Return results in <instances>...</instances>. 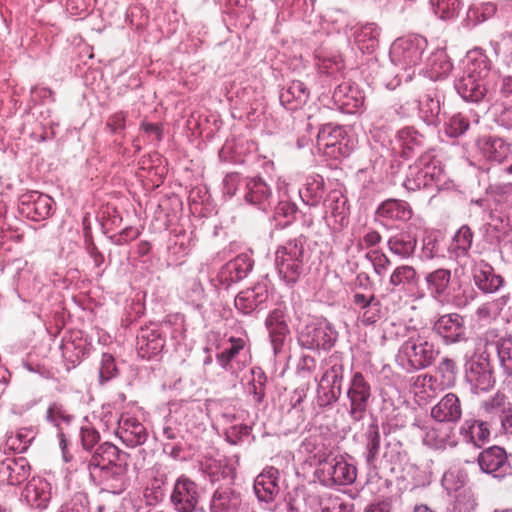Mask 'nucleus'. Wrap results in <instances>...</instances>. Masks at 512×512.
I'll use <instances>...</instances> for the list:
<instances>
[{
	"label": "nucleus",
	"instance_id": "f257e3e1",
	"mask_svg": "<svg viewBox=\"0 0 512 512\" xmlns=\"http://www.w3.org/2000/svg\"><path fill=\"white\" fill-rule=\"evenodd\" d=\"M495 78L485 59H475L467 64L456 88L466 101L479 102L494 90Z\"/></svg>",
	"mask_w": 512,
	"mask_h": 512
},
{
	"label": "nucleus",
	"instance_id": "f03ea898",
	"mask_svg": "<svg viewBox=\"0 0 512 512\" xmlns=\"http://www.w3.org/2000/svg\"><path fill=\"white\" fill-rule=\"evenodd\" d=\"M401 351L414 369L430 366L439 353L430 340L429 332L416 328L407 329V339L402 344Z\"/></svg>",
	"mask_w": 512,
	"mask_h": 512
},
{
	"label": "nucleus",
	"instance_id": "7ed1b4c3",
	"mask_svg": "<svg viewBox=\"0 0 512 512\" xmlns=\"http://www.w3.org/2000/svg\"><path fill=\"white\" fill-rule=\"evenodd\" d=\"M318 461V474L327 485L352 484L356 477V468L349 464L341 455L332 456V453L318 452L315 455Z\"/></svg>",
	"mask_w": 512,
	"mask_h": 512
},
{
	"label": "nucleus",
	"instance_id": "20e7f679",
	"mask_svg": "<svg viewBox=\"0 0 512 512\" xmlns=\"http://www.w3.org/2000/svg\"><path fill=\"white\" fill-rule=\"evenodd\" d=\"M304 246L301 241L290 240L279 247L275 254V262L280 276L287 283H294L302 273Z\"/></svg>",
	"mask_w": 512,
	"mask_h": 512
},
{
	"label": "nucleus",
	"instance_id": "39448f33",
	"mask_svg": "<svg viewBox=\"0 0 512 512\" xmlns=\"http://www.w3.org/2000/svg\"><path fill=\"white\" fill-rule=\"evenodd\" d=\"M120 450L113 444L102 443L92 455L89 461V469L91 474L99 471V477L102 480H108V475H122L125 472V463H122Z\"/></svg>",
	"mask_w": 512,
	"mask_h": 512
},
{
	"label": "nucleus",
	"instance_id": "423d86ee",
	"mask_svg": "<svg viewBox=\"0 0 512 512\" xmlns=\"http://www.w3.org/2000/svg\"><path fill=\"white\" fill-rule=\"evenodd\" d=\"M426 47V40L419 36H408L397 39L391 48L393 61L410 68L422 61V55Z\"/></svg>",
	"mask_w": 512,
	"mask_h": 512
},
{
	"label": "nucleus",
	"instance_id": "0eeeda50",
	"mask_svg": "<svg viewBox=\"0 0 512 512\" xmlns=\"http://www.w3.org/2000/svg\"><path fill=\"white\" fill-rule=\"evenodd\" d=\"M170 500L177 512H194L200 500L199 487L189 477L181 475L174 483Z\"/></svg>",
	"mask_w": 512,
	"mask_h": 512
},
{
	"label": "nucleus",
	"instance_id": "6e6552de",
	"mask_svg": "<svg viewBox=\"0 0 512 512\" xmlns=\"http://www.w3.org/2000/svg\"><path fill=\"white\" fill-rule=\"evenodd\" d=\"M347 396L350 400V416L353 420H361L368 407L371 387L361 372L354 373Z\"/></svg>",
	"mask_w": 512,
	"mask_h": 512
},
{
	"label": "nucleus",
	"instance_id": "1a4fd4ad",
	"mask_svg": "<svg viewBox=\"0 0 512 512\" xmlns=\"http://www.w3.org/2000/svg\"><path fill=\"white\" fill-rule=\"evenodd\" d=\"M52 198L37 191H28L20 196V211L33 221H41L51 214Z\"/></svg>",
	"mask_w": 512,
	"mask_h": 512
},
{
	"label": "nucleus",
	"instance_id": "9d476101",
	"mask_svg": "<svg viewBox=\"0 0 512 512\" xmlns=\"http://www.w3.org/2000/svg\"><path fill=\"white\" fill-rule=\"evenodd\" d=\"M298 341L301 347L306 349H330L332 347V339L327 328L311 323L306 325L299 333Z\"/></svg>",
	"mask_w": 512,
	"mask_h": 512
},
{
	"label": "nucleus",
	"instance_id": "9b49d317",
	"mask_svg": "<svg viewBox=\"0 0 512 512\" xmlns=\"http://www.w3.org/2000/svg\"><path fill=\"white\" fill-rule=\"evenodd\" d=\"M477 146L487 160L498 163L505 161L512 152L511 144L499 136H483L478 139Z\"/></svg>",
	"mask_w": 512,
	"mask_h": 512
},
{
	"label": "nucleus",
	"instance_id": "f8f14e48",
	"mask_svg": "<svg viewBox=\"0 0 512 512\" xmlns=\"http://www.w3.org/2000/svg\"><path fill=\"white\" fill-rule=\"evenodd\" d=\"M265 326L269 332L274 351L277 353L290 334L284 311L279 308L272 310L265 320Z\"/></svg>",
	"mask_w": 512,
	"mask_h": 512
},
{
	"label": "nucleus",
	"instance_id": "ddd939ff",
	"mask_svg": "<svg viewBox=\"0 0 512 512\" xmlns=\"http://www.w3.org/2000/svg\"><path fill=\"white\" fill-rule=\"evenodd\" d=\"M30 475V466L23 457L0 462V483L18 485Z\"/></svg>",
	"mask_w": 512,
	"mask_h": 512
},
{
	"label": "nucleus",
	"instance_id": "4468645a",
	"mask_svg": "<svg viewBox=\"0 0 512 512\" xmlns=\"http://www.w3.org/2000/svg\"><path fill=\"white\" fill-rule=\"evenodd\" d=\"M434 330L450 343L462 340L465 335L463 318L456 313L439 317L434 324Z\"/></svg>",
	"mask_w": 512,
	"mask_h": 512
},
{
	"label": "nucleus",
	"instance_id": "2eb2a0df",
	"mask_svg": "<svg viewBox=\"0 0 512 512\" xmlns=\"http://www.w3.org/2000/svg\"><path fill=\"white\" fill-rule=\"evenodd\" d=\"M117 435L127 445L135 447L147 439V432L136 418L122 416L118 422Z\"/></svg>",
	"mask_w": 512,
	"mask_h": 512
},
{
	"label": "nucleus",
	"instance_id": "dca6fc26",
	"mask_svg": "<svg viewBox=\"0 0 512 512\" xmlns=\"http://www.w3.org/2000/svg\"><path fill=\"white\" fill-rule=\"evenodd\" d=\"M23 496L29 506L42 511L47 508L51 499L49 483L40 478H33L26 484Z\"/></svg>",
	"mask_w": 512,
	"mask_h": 512
},
{
	"label": "nucleus",
	"instance_id": "f3484780",
	"mask_svg": "<svg viewBox=\"0 0 512 512\" xmlns=\"http://www.w3.org/2000/svg\"><path fill=\"white\" fill-rule=\"evenodd\" d=\"M267 299V286L258 283L253 288H248L238 293L235 298V307L243 314H250Z\"/></svg>",
	"mask_w": 512,
	"mask_h": 512
},
{
	"label": "nucleus",
	"instance_id": "a211bd4d",
	"mask_svg": "<svg viewBox=\"0 0 512 512\" xmlns=\"http://www.w3.org/2000/svg\"><path fill=\"white\" fill-rule=\"evenodd\" d=\"M165 345L159 331L154 329H141L137 335L136 349L143 359H150L161 352Z\"/></svg>",
	"mask_w": 512,
	"mask_h": 512
},
{
	"label": "nucleus",
	"instance_id": "6ab92c4d",
	"mask_svg": "<svg viewBox=\"0 0 512 512\" xmlns=\"http://www.w3.org/2000/svg\"><path fill=\"white\" fill-rule=\"evenodd\" d=\"M475 285L485 293L496 292L503 284V278L494 273L493 267L485 261H480L473 268Z\"/></svg>",
	"mask_w": 512,
	"mask_h": 512
},
{
	"label": "nucleus",
	"instance_id": "aec40b11",
	"mask_svg": "<svg viewBox=\"0 0 512 512\" xmlns=\"http://www.w3.org/2000/svg\"><path fill=\"white\" fill-rule=\"evenodd\" d=\"M461 406L455 394H446L431 410V416L439 422H455L461 417Z\"/></svg>",
	"mask_w": 512,
	"mask_h": 512
},
{
	"label": "nucleus",
	"instance_id": "412c9836",
	"mask_svg": "<svg viewBox=\"0 0 512 512\" xmlns=\"http://www.w3.org/2000/svg\"><path fill=\"white\" fill-rule=\"evenodd\" d=\"M344 138V131L340 127L325 125L317 135V145L319 149L323 150L325 154L337 157V145L341 144Z\"/></svg>",
	"mask_w": 512,
	"mask_h": 512
},
{
	"label": "nucleus",
	"instance_id": "4be33fe9",
	"mask_svg": "<svg viewBox=\"0 0 512 512\" xmlns=\"http://www.w3.org/2000/svg\"><path fill=\"white\" fill-rule=\"evenodd\" d=\"M376 214L381 218L395 221H408L412 217L410 205L401 200L388 199L377 208Z\"/></svg>",
	"mask_w": 512,
	"mask_h": 512
},
{
	"label": "nucleus",
	"instance_id": "5701e85b",
	"mask_svg": "<svg viewBox=\"0 0 512 512\" xmlns=\"http://www.w3.org/2000/svg\"><path fill=\"white\" fill-rule=\"evenodd\" d=\"M241 496L230 489L217 490L214 492L210 504L211 512H239Z\"/></svg>",
	"mask_w": 512,
	"mask_h": 512
},
{
	"label": "nucleus",
	"instance_id": "b1692460",
	"mask_svg": "<svg viewBox=\"0 0 512 512\" xmlns=\"http://www.w3.org/2000/svg\"><path fill=\"white\" fill-rule=\"evenodd\" d=\"M244 187V198L250 204L263 205L271 197V189L260 177L245 178Z\"/></svg>",
	"mask_w": 512,
	"mask_h": 512
},
{
	"label": "nucleus",
	"instance_id": "393cba45",
	"mask_svg": "<svg viewBox=\"0 0 512 512\" xmlns=\"http://www.w3.org/2000/svg\"><path fill=\"white\" fill-rule=\"evenodd\" d=\"M253 267L252 259L246 254H240L229 261L222 270V275H227L225 281L230 283L244 279Z\"/></svg>",
	"mask_w": 512,
	"mask_h": 512
},
{
	"label": "nucleus",
	"instance_id": "a878e982",
	"mask_svg": "<svg viewBox=\"0 0 512 512\" xmlns=\"http://www.w3.org/2000/svg\"><path fill=\"white\" fill-rule=\"evenodd\" d=\"M460 433L466 442L472 443L476 447H482L490 436L487 423L467 420L463 423Z\"/></svg>",
	"mask_w": 512,
	"mask_h": 512
},
{
	"label": "nucleus",
	"instance_id": "bb28decb",
	"mask_svg": "<svg viewBox=\"0 0 512 512\" xmlns=\"http://www.w3.org/2000/svg\"><path fill=\"white\" fill-rule=\"evenodd\" d=\"M507 455L503 448L492 446L482 451L478 456V464L483 472L493 473L505 465Z\"/></svg>",
	"mask_w": 512,
	"mask_h": 512
},
{
	"label": "nucleus",
	"instance_id": "cd10ccee",
	"mask_svg": "<svg viewBox=\"0 0 512 512\" xmlns=\"http://www.w3.org/2000/svg\"><path fill=\"white\" fill-rule=\"evenodd\" d=\"M304 512H332L340 506L339 498L331 495H321L319 492L311 491L304 497Z\"/></svg>",
	"mask_w": 512,
	"mask_h": 512
},
{
	"label": "nucleus",
	"instance_id": "c85d7f7f",
	"mask_svg": "<svg viewBox=\"0 0 512 512\" xmlns=\"http://www.w3.org/2000/svg\"><path fill=\"white\" fill-rule=\"evenodd\" d=\"M309 98L307 86L299 80L292 81L285 92L280 96L281 102L287 105L288 109L295 110L304 105Z\"/></svg>",
	"mask_w": 512,
	"mask_h": 512
},
{
	"label": "nucleus",
	"instance_id": "c756f323",
	"mask_svg": "<svg viewBox=\"0 0 512 512\" xmlns=\"http://www.w3.org/2000/svg\"><path fill=\"white\" fill-rule=\"evenodd\" d=\"M417 170V180L418 186L421 184L423 186L429 185L430 181L434 180L441 173V169L435 164L432 155L424 154L422 155L414 168H411V173Z\"/></svg>",
	"mask_w": 512,
	"mask_h": 512
},
{
	"label": "nucleus",
	"instance_id": "7c9ffc66",
	"mask_svg": "<svg viewBox=\"0 0 512 512\" xmlns=\"http://www.w3.org/2000/svg\"><path fill=\"white\" fill-rule=\"evenodd\" d=\"M418 273L416 269L411 265H400L397 266L391 273L389 278V284L393 287H401L407 289L414 287L418 283Z\"/></svg>",
	"mask_w": 512,
	"mask_h": 512
},
{
	"label": "nucleus",
	"instance_id": "2f4dec72",
	"mask_svg": "<svg viewBox=\"0 0 512 512\" xmlns=\"http://www.w3.org/2000/svg\"><path fill=\"white\" fill-rule=\"evenodd\" d=\"M378 36L377 26L373 23H368L355 31L354 40L361 51L371 52L377 46Z\"/></svg>",
	"mask_w": 512,
	"mask_h": 512
},
{
	"label": "nucleus",
	"instance_id": "473e14b6",
	"mask_svg": "<svg viewBox=\"0 0 512 512\" xmlns=\"http://www.w3.org/2000/svg\"><path fill=\"white\" fill-rule=\"evenodd\" d=\"M254 490L259 500L270 502L278 493L276 478L273 473H262L257 476L254 483Z\"/></svg>",
	"mask_w": 512,
	"mask_h": 512
},
{
	"label": "nucleus",
	"instance_id": "72a5a7b5",
	"mask_svg": "<svg viewBox=\"0 0 512 512\" xmlns=\"http://www.w3.org/2000/svg\"><path fill=\"white\" fill-rule=\"evenodd\" d=\"M417 241L408 233H399L389 238V250L401 257L411 256L416 248Z\"/></svg>",
	"mask_w": 512,
	"mask_h": 512
},
{
	"label": "nucleus",
	"instance_id": "f704fd0d",
	"mask_svg": "<svg viewBox=\"0 0 512 512\" xmlns=\"http://www.w3.org/2000/svg\"><path fill=\"white\" fill-rule=\"evenodd\" d=\"M451 280V272L448 269H437L426 276L428 290L434 297L442 296L447 290Z\"/></svg>",
	"mask_w": 512,
	"mask_h": 512
},
{
	"label": "nucleus",
	"instance_id": "c9c22d12",
	"mask_svg": "<svg viewBox=\"0 0 512 512\" xmlns=\"http://www.w3.org/2000/svg\"><path fill=\"white\" fill-rule=\"evenodd\" d=\"M327 213H330L335 218V222L339 225H344L348 216V208L346 200L338 195L330 196L326 204Z\"/></svg>",
	"mask_w": 512,
	"mask_h": 512
},
{
	"label": "nucleus",
	"instance_id": "e433bc0d",
	"mask_svg": "<svg viewBox=\"0 0 512 512\" xmlns=\"http://www.w3.org/2000/svg\"><path fill=\"white\" fill-rule=\"evenodd\" d=\"M497 355L502 368L512 375V337H503L497 341Z\"/></svg>",
	"mask_w": 512,
	"mask_h": 512
},
{
	"label": "nucleus",
	"instance_id": "4c0bfd02",
	"mask_svg": "<svg viewBox=\"0 0 512 512\" xmlns=\"http://www.w3.org/2000/svg\"><path fill=\"white\" fill-rule=\"evenodd\" d=\"M435 14L442 19L453 18L460 7L459 0H431Z\"/></svg>",
	"mask_w": 512,
	"mask_h": 512
},
{
	"label": "nucleus",
	"instance_id": "58836bf2",
	"mask_svg": "<svg viewBox=\"0 0 512 512\" xmlns=\"http://www.w3.org/2000/svg\"><path fill=\"white\" fill-rule=\"evenodd\" d=\"M419 109L425 121L433 123L440 112V104L431 96L424 95L419 101Z\"/></svg>",
	"mask_w": 512,
	"mask_h": 512
},
{
	"label": "nucleus",
	"instance_id": "ea45409f",
	"mask_svg": "<svg viewBox=\"0 0 512 512\" xmlns=\"http://www.w3.org/2000/svg\"><path fill=\"white\" fill-rule=\"evenodd\" d=\"M231 347L225 349L217 355V360L224 368L228 366L232 359H234L244 347V341L241 338H230Z\"/></svg>",
	"mask_w": 512,
	"mask_h": 512
},
{
	"label": "nucleus",
	"instance_id": "a19ab883",
	"mask_svg": "<svg viewBox=\"0 0 512 512\" xmlns=\"http://www.w3.org/2000/svg\"><path fill=\"white\" fill-rule=\"evenodd\" d=\"M380 448V433L377 424H371L367 431L368 461H373Z\"/></svg>",
	"mask_w": 512,
	"mask_h": 512
},
{
	"label": "nucleus",
	"instance_id": "79ce46f5",
	"mask_svg": "<svg viewBox=\"0 0 512 512\" xmlns=\"http://www.w3.org/2000/svg\"><path fill=\"white\" fill-rule=\"evenodd\" d=\"M366 257L371 261L375 273L379 276L384 275L391 264L390 259L379 250L368 252Z\"/></svg>",
	"mask_w": 512,
	"mask_h": 512
},
{
	"label": "nucleus",
	"instance_id": "37998d69",
	"mask_svg": "<svg viewBox=\"0 0 512 512\" xmlns=\"http://www.w3.org/2000/svg\"><path fill=\"white\" fill-rule=\"evenodd\" d=\"M46 418L50 423L59 427L61 423H70L72 415L68 414L61 405L52 404L47 409Z\"/></svg>",
	"mask_w": 512,
	"mask_h": 512
},
{
	"label": "nucleus",
	"instance_id": "c03bdc74",
	"mask_svg": "<svg viewBox=\"0 0 512 512\" xmlns=\"http://www.w3.org/2000/svg\"><path fill=\"white\" fill-rule=\"evenodd\" d=\"M117 374L115 359L111 354H103L99 369V377L101 382L108 381Z\"/></svg>",
	"mask_w": 512,
	"mask_h": 512
},
{
	"label": "nucleus",
	"instance_id": "a18cd8bd",
	"mask_svg": "<svg viewBox=\"0 0 512 512\" xmlns=\"http://www.w3.org/2000/svg\"><path fill=\"white\" fill-rule=\"evenodd\" d=\"M473 241V233L468 226H462L454 237L455 249L467 252Z\"/></svg>",
	"mask_w": 512,
	"mask_h": 512
},
{
	"label": "nucleus",
	"instance_id": "49530a36",
	"mask_svg": "<svg viewBox=\"0 0 512 512\" xmlns=\"http://www.w3.org/2000/svg\"><path fill=\"white\" fill-rule=\"evenodd\" d=\"M381 304L376 300L370 306L366 307L361 315V322L365 326L372 325L381 319Z\"/></svg>",
	"mask_w": 512,
	"mask_h": 512
},
{
	"label": "nucleus",
	"instance_id": "de8ad7c7",
	"mask_svg": "<svg viewBox=\"0 0 512 512\" xmlns=\"http://www.w3.org/2000/svg\"><path fill=\"white\" fill-rule=\"evenodd\" d=\"M343 68V60L340 56L323 58L319 63L320 73L333 75Z\"/></svg>",
	"mask_w": 512,
	"mask_h": 512
},
{
	"label": "nucleus",
	"instance_id": "09e8293b",
	"mask_svg": "<svg viewBox=\"0 0 512 512\" xmlns=\"http://www.w3.org/2000/svg\"><path fill=\"white\" fill-rule=\"evenodd\" d=\"M469 128V122L461 115L453 116L448 125L447 133L452 137H458Z\"/></svg>",
	"mask_w": 512,
	"mask_h": 512
},
{
	"label": "nucleus",
	"instance_id": "8fccbe9b",
	"mask_svg": "<svg viewBox=\"0 0 512 512\" xmlns=\"http://www.w3.org/2000/svg\"><path fill=\"white\" fill-rule=\"evenodd\" d=\"M241 186H245V178L238 173H230L224 179V193L234 196Z\"/></svg>",
	"mask_w": 512,
	"mask_h": 512
},
{
	"label": "nucleus",
	"instance_id": "3c124183",
	"mask_svg": "<svg viewBox=\"0 0 512 512\" xmlns=\"http://www.w3.org/2000/svg\"><path fill=\"white\" fill-rule=\"evenodd\" d=\"M100 440L98 431L91 426H83L81 428V442L86 450L92 449Z\"/></svg>",
	"mask_w": 512,
	"mask_h": 512
},
{
	"label": "nucleus",
	"instance_id": "603ef678",
	"mask_svg": "<svg viewBox=\"0 0 512 512\" xmlns=\"http://www.w3.org/2000/svg\"><path fill=\"white\" fill-rule=\"evenodd\" d=\"M431 61V70L433 75L436 77L441 76L442 74H447L452 68V64L446 60L444 53L434 55V58Z\"/></svg>",
	"mask_w": 512,
	"mask_h": 512
},
{
	"label": "nucleus",
	"instance_id": "864d4df0",
	"mask_svg": "<svg viewBox=\"0 0 512 512\" xmlns=\"http://www.w3.org/2000/svg\"><path fill=\"white\" fill-rule=\"evenodd\" d=\"M125 123L126 113L123 111H118L108 117L106 126L110 129L112 133H116L125 128Z\"/></svg>",
	"mask_w": 512,
	"mask_h": 512
},
{
	"label": "nucleus",
	"instance_id": "5fc2aeb1",
	"mask_svg": "<svg viewBox=\"0 0 512 512\" xmlns=\"http://www.w3.org/2000/svg\"><path fill=\"white\" fill-rule=\"evenodd\" d=\"M471 380L474 381L476 386L482 390H488L493 387L495 383L492 372L488 369H483L482 372H479L477 377L472 378Z\"/></svg>",
	"mask_w": 512,
	"mask_h": 512
},
{
	"label": "nucleus",
	"instance_id": "6e6d98bb",
	"mask_svg": "<svg viewBox=\"0 0 512 512\" xmlns=\"http://www.w3.org/2000/svg\"><path fill=\"white\" fill-rule=\"evenodd\" d=\"M330 376L332 377V385H333V389L331 390V398H330V400H329V401H337V399L339 398V395H340V393H341V386H340V384L338 385V387H337L338 392H337V393L334 391V387L336 386V383H337L338 381H340V378H341V377H339V375L336 373L335 369H334V368H332L330 371H327V372L323 375V377H322V379H321V382H324V381H325L328 377H330Z\"/></svg>",
	"mask_w": 512,
	"mask_h": 512
},
{
	"label": "nucleus",
	"instance_id": "4d7b16f0",
	"mask_svg": "<svg viewBox=\"0 0 512 512\" xmlns=\"http://www.w3.org/2000/svg\"><path fill=\"white\" fill-rule=\"evenodd\" d=\"M499 123L507 129H512V102L505 105L498 117Z\"/></svg>",
	"mask_w": 512,
	"mask_h": 512
},
{
	"label": "nucleus",
	"instance_id": "13d9d810",
	"mask_svg": "<svg viewBox=\"0 0 512 512\" xmlns=\"http://www.w3.org/2000/svg\"><path fill=\"white\" fill-rule=\"evenodd\" d=\"M382 240L380 233L376 230H369L362 239V243L366 248L379 244Z\"/></svg>",
	"mask_w": 512,
	"mask_h": 512
},
{
	"label": "nucleus",
	"instance_id": "bf43d9fd",
	"mask_svg": "<svg viewBox=\"0 0 512 512\" xmlns=\"http://www.w3.org/2000/svg\"><path fill=\"white\" fill-rule=\"evenodd\" d=\"M392 504L390 500H382L368 505L364 512H391Z\"/></svg>",
	"mask_w": 512,
	"mask_h": 512
},
{
	"label": "nucleus",
	"instance_id": "052dcab7",
	"mask_svg": "<svg viewBox=\"0 0 512 512\" xmlns=\"http://www.w3.org/2000/svg\"><path fill=\"white\" fill-rule=\"evenodd\" d=\"M375 296L374 295H371L370 297H367L365 296L364 294H361V293H356L354 296H353V302L360 306L363 310L370 306L373 302H375Z\"/></svg>",
	"mask_w": 512,
	"mask_h": 512
},
{
	"label": "nucleus",
	"instance_id": "680f3d73",
	"mask_svg": "<svg viewBox=\"0 0 512 512\" xmlns=\"http://www.w3.org/2000/svg\"><path fill=\"white\" fill-rule=\"evenodd\" d=\"M455 473L452 471H448L444 474L442 482L445 488L449 491H456L459 487L463 485V482L461 481L459 485H454L453 480L455 478Z\"/></svg>",
	"mask_w": 512,
	"mask_h": 512
},
{
	"label": "nucleus",
	"instance_id": "e2e57ef3",
	"mask_svg": "<svg viewBox=\"0 0 512 512\" xmlns=\"http://www.w3.org/2000/svg\"><path fill=\"white\" fill-rule=\"evenodd\" d=\"M500 94L504 97L512 95V76L504 77L500 87Z\"/></svg>",
	"mask_w": 512,
	"mask_h": 512
},
{
	"label": "nucleus",
	"instance_id": "0e129e2a",
	"mask_svg": "<svg viewBox=\"0 0 512 512\" xmlns=\"http://www.w3.org/2000/svg\"><path fill=\"white\" fill-rule=\"evenodd\" d=\"M456 369V364L452 359L443 358L439 365V370L441 372H446L450 374H454Z\"/></svg>",
	"mask_w": 512,
	"mask_h": 512
},
{
	"label": "nucleus",
	"instance_id": "69168bd1",
	"mask_svg": "<svg viewBox=\"0 0 512 512\" xmlns=\"http://www.w3.org/2000/svg\"><path fill=\"white\" fill-rule=\"evenodd\" d=\"M476 314H477L478 318L481 320H489L491 318L490 306L488 304L481 305L477 309Z\"/></svg>",
	"mask_w": 512,
	"mask_h": 512
},
{
	"label": "nucleus",
	"instance_id": "338daca9",
	"mask_svg": "<svg viewBox=\"0 0 512 512\" xmlns=\"http://www.w3.org/2000/svg\"><path fill=\"white\" fill-rule=\"evenodd\" d=\"M139 235V232L137 229H133V228H126L124 229L122 232H121V239H124L126 240L125 237H129L130 239H135L137 238Z\"/></svg>",
	"mask_w": 512,
	"mask_h": 512
},
{
	"label": "nucleus",
	"instance_id": "774afa93",
	"mask_svg": "<svg viewBox=\"0 0 512 512\" xmlns=\"http://www.w3.org/2000/svg\"><path fill=\"white\" fill-rule=\"evenodd\" d=\"M413 512H434L426 505H417Z\"/></svg>",
	"mask_w": 512,
	"mask_h": 512
}]
</instances>
